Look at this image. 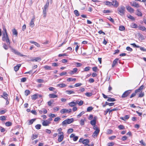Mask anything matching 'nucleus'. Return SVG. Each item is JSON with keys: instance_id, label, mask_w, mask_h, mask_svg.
<instances>
[{"instance_id": "1", "label": "nucleus", "mask_w": 146, "mask_h": 146, "mask_svg": "<svg viewBox=\"0 0 146 146\" xmlns=\"http://www.w3.org/2000/svg\"><path fill=\"white\" fill-rule=\"evenodd\" d=\"M125 7L123 6H121L118 8V13L121 16H123L125 14Z\"/></svg>"}, {"instance_id": "2", "label": "nucleus", "mask_w": 146, "mask_h": 146, "mask_svg": "<svg viewBox=\"0 0 146 146\" xmlns=\"http://www.w3.org/2000/svg\"><path fill=\"white\" fill-rule=\"evenodd\" d=\"M74 121V119L73 118L68 119L66 120H64L62 123V125L64 126H65L67 124H69Z\"/></svg>"}, {"instance_id": "3", "label": "nucleus", "mask_w": 146, "mask_h": 146, "mask_svg": "<svg viewBox=\"0 0 146 146\" xmlns=\"http://www.w3.org/2000/svg\"><path fill=\"white\" fill-rule=\"evenodd\" d=\"M49 4V1L48 0H47L43 8V17H45L46 16V9L48 8Z\"/></svg>"}, {"instance_id": "4", "label": "nucleus", "mask_w": 146, "mask_h": 146, "mask_svg": "<svg viewBox=\"0 0 146 146\" xmlns=\"http://www.w3.org/2000/svg\"><path fill=\"white\" fill-rule=\"evenodd\" d=\"M2 40L4 41H6L8 42V44L9 43L10 44V41L9 38V37L7 34H5V33H3V36L2 37Z\"/></svg>"}, {"instance_id": "5", "label": "nucleus", "mask_w": 146, "mask_h": 146, "mask_svg": "<svg viewBox=\"0 0 146 146\" xmlns=\"http://www.w3.org/2000/svg\"><path fill=\"white\" fill-rule=\"evenodd\" d=\"M58 141L59 142H61L63 140L64 138V133L63 132H60L58 133Z\"/></svg>"}, {"instance_id": "6", "label": "nucleus", "mask_w": 146, "mask_h": 146, "mask_svg": "<svg viewBox=\"0 0 146 146\" xmlns=\"http://www.w3.org/2000/svg\"><path fill=\"white\" fill-rule=\"evenodd\" d=\"M131 90H129L125 91L121 96V97L125 98L127 97L131 92Z\"/></svg>"}, {"instance_id": "7", "label": "nucleus", "mask_w": 146, "mask_h": 146, "mask_svg": "<svg viewBox=\"0 0 146 146\" xmlns=\"http://www.w3.org/2000/svg\"><path fill=\"white\" fill-rule=\"evenodd\" d=\"M72 111V110L70 109L69 110L66 109H63L61 110L60 111V113L63 114L65 113H69L71 112Z\"/></svg>"}, {"instance_id": "8", "label": "nucleus", "mask_w": 146, "mask_h": 146, "mask_svg": "<svg viewBox=\"0 0 146 146\" xmlns=\"http://www.w3.org/2000/svg\"><path fill=\"white\" fill-rule=\"evenodd\" d=\"M10 48L11 49V51L14 53L15 54H17L19 56H22L23 55H22L19 52L17 51L15 49L13 48L12 47H11L10 46Z\"/></svg>"}, {"instance_id": "9", "label": "nucleus", "mask_w": 146, "mask_h": 146, "mask_svg": "<svg viewBox=\"0 0 146 146\" xmlns=\"http://www.w3.org/2000/svg\"><path fill=\"white\" fill-rule=\"evenodd\" d=\"M51 123V122L50 121H48L47 120H44L42 123V125L43 126H46L49 125Z\"/></svg>"}, {"instance_id": "10", "label": "nucleus", "mask_w": 146, "mask_h": 146, "mask_svg": "<svg viewBox=\"0 0 146 146\" xmlns=\"http://www.w3.org/2000/svg\"><path fill=\"white\" fill-rule=\"evenodd\" d=\"M130 4L132 6L136 8H139L140 7L139 4L135 1H133L130 3Z\"/></svg>"}, {"instance_id": "11", "label": "nucleus", "mask_w": 146, "mask_h": 146, "mask_svg": "<svg viewBox=\"0 0 146 146\" xmlns=\"http://www.w3.org/2000/svg\"><path fill=\"white\" fill-rule=\"evenodd\" d=\"M78 71V69L76 68H74L72 70H70L68 72V73L70 75H73L75 73Z\"/></svg>"}, {"instance_id": "12", "label": "nucleus", "mask_w": 146, "mask_h": 146, "mask_svg": "<svg viewBox=\"0 0 146 146\" xmlns=\"http://www.w3.org/2000/svg\"><path fill=\"white\" fill-rule=\"evenodd\" d=\"M8 96V94L6 92H4L3 93V95L1 96V97L3 98L6 100H8V98L7 97Z\"/></svg>"}, {"instance_id": "13", "label": "nucleus", "mask_w": 146, "mask_h": 146, "mask_svg": "<svg viewBox=\"0 0 146 146\" xmlns=\"http://www.w3.org/2000/svg\"><path fill=\"white\" fill-rule=\"evenodd\" d=\"M111 5L115 7H117L118 6V3L116 0H113L111 2Z\"/></svg>"}, {"instance_id": "14", "label": "nucleus", "mask_w": 146, "mask_h": 146, "mask_svg": "<svg viewBox=\"0 0 146 146\" xmlns=\"http://www.w3.org/2000/svg\"><path fill=\"white\" fill-rule=\"evenodd\" d=\"M99 132L100 129H97L93 133L92 136L94 137H95L97 136L99 134Z\"/></svg>"}, {"instance_id": "15", "label": "nucleus", "mask_w": 146, "mask_h": 146, "mask_svg": "<svg viewBox=\"0 0 146 146\" xmlns=\"http://www.w3.org/2000/svg\"><path fill=\"white\" fill-rule=\"evenodd\" d=\"M41 58L40 57H35L34 58L31 59V61L33 62H37L40 61L41 60Z\"/></svg>"}, {"instance_id": "16", "label": "nucleus", "mask_w": 146, "mask_h": 146, "mask_svg": "<svg viewBox=\"0 0 146 146\" xmlns=\"http://www.w3.org/2000/svg\"><path fill=\"white\" fill-rule=\"evenodd\" d=\"M97 118V117H94V119L91 120L90 121V124L92 125H95L96 124V120Z\"/></svg>"}, {"instance_id": "17", "label": "nucleus", "mask_w": 146, "mask_h": 146, "mask_svg": "<svg viewBox=\"0 0 146 146\" xmlns=\"http://www.w3.org/2000/svg\"><path fill=\"white\" fill-rule=\"evenodd\" d=\"M35 19V18L34 17L32 19L30 22V27H34L35 25L34 24V21Z\"/></svg>"}, {"instance_id": "18", "label": "nucleus", "mask_w": 146, "mask_h": 146, "mask_svg": "<svg viewBox=\"0 0 146 146\" xmlns=\"http://www.w3.org/2000/svg\"><path fill=\"white\" fill-rule=\"evenodd\" d=\"M21 64H17L16 66L14 67V70L15 72L17 71L19 69L20 67L21 66Z\"/></svg>"}, {"instance_id": "19", "label": "nucleus", "mask_w": 146, "mask_h": 146, "mask_svg": "<svg viewBox=\"0 0 146 146\" xmlns=\"http://www.w3.org/2000/svg\"><path fill=\"white\" fill-rule=\"evenodd\" d=\"M66 86V85L64 83H62L57 85L56 86L60 88L65 87Z\"/></svg>"}, {"instance_id": "20", "label": "nucleus", "mask_w": 146, "mask_h": 146, "mask_svg": "<svg viewBox=\"0 0 146 146\" xmlns=\"http://www.w3.org/2000/svg\"><path fill=\"white\" fill-rule=\"evenodd\" d=\"M127 10L130 13H133L134 11V9L130 6L126 7Z\"/></svg>"}, {"instance_id": "21", "label": "nucleus", "mask_w": 146, "mask_h": 146, "mask_svg": "<svg viewBox=\"0 0 146 146\" xmlns=\"http://www.w3.org/2000/svg\"><path fill=\"white\" fill-rule=\"evenodd\" d=\"M118 60V59L116 58L114 60L112 65V67H113L115 66V65L117 63Z\"/></svg>"}, {"instance_id": "22", "label": "nucleus", "mask_w": 146, "mask_h": 146, "mask_svg": "<svg viewBox=\"0 0 146 146\" xmlns=\"http://www.w3.org/2000/svg\"><path fill=\"white\" fill-rule=\"evenodd\" d=\"M89 142V141L88 139H84L82 141V143L85 145L88 144Z\"/></svg>"}, {"instance_id": "23", "label": "nucleus", "mask_w": 146, "mask_h": 146, "mask_svg": "<svg viewBox=\"0 0 146 146\" xmlns=\"http://www.w3.org/2000/svg\"><path fill=\"white\" fill-rule=\"evenodd\" d=\"M12 32L13 33V35H15L16 36H17L18 33L17 31L16 30L14 29L12 30Z\"/></svg>"}, {"instance_id": "24", "label": "nucleus", "mask_w": 146, "mask_h": 146, "mask_svg": "<svg viewBox=\"0 0 146 146\" xmlns=\"http://www.w3.org/2000/svg\"><path fill=\"white\" fill-rule=\"evenodd\" d=\"M43 68L46 70H52L51 66H44Z\"/></svg>"}, {"instance_id": "25", "label": "nucleus", "mask_w": 146, "mask_h": 146, "mask_svg": "<svg viewBox=\"0 0 146 146\" xmlns=\"http://www.w3.org/2000/svg\"><path fill=\"white\" fill-rule=\"evenodd\" d=\"M68 105L69 106L71 107H73L75 106L76 105V102H71L69 103L68 104Z\"/></svg>"}, {"instance_id": "26", "label": "nucleus", "mask_w": 146, "mask_h": 146, "mask_svg": "<svg viewBox=\"0 0 146 146\" xmlns=\"http://www.w3.org/2000/svg\"><path fill=\"white\" fill-rule=\"evenodd\" d=\"M49 97L51 98H56L57 96L54 94H50L49 95Z\"/></svg>"}, {"instance_id": "27", "label": "nucleus", "mask_w": 146, "mask_h": 146, "mask_svg": "<svg viewBox=\"0 0 146 146\" xmlns=\"http://www.w3.org/2000/svg\"><path fill=\"white\" fill-rule=\"evenodd\" d=\"M138 28L139 30L142 31H144L146 30L145 27L144 26H139Z\"/></svg>"}, {"instance_id": "28", "label": "nucleus", "mask_w": 146, "mask_h": 146, "mask_svg": "<svg viewBox=\"0 0 146 146\" xmlns=\"http://www.w3.org/2000/svg\"><path fill=\"white\" fill-rule=\"evenodd\" d=\"M139 35V40L142 41L145 39V38L143 36L141 35V34L140 35Z\"/></svg>"}, {"instance_id": "29", "label": "nucleus", "mask_w": 146, "mask_h": 146, "mask_svg": "<svg viewBox=\"0 0 146 146\" xmlns=\"http://www.w3.org/2000/svg\"><path fill=\"white\" fill-rule=\"evenodd\" d=\"M131 26L133 28H137L138 27L137 25L135 23H132L131 24Z\"/></svg>"}, {"instance_id": "30", "label": "nucleus", "mask_w": 146, "mask_h": 146, "mask_svg": "<svg viewBox=\"0 0 146 146\" xmlns=\"http://www.w3.org/2000/svg\"><path fill=\"white\" fill-rule=\"evenodd\" d=\"M136 15L138 16H142V14L141 12L139 11L138 9H137V11L136 13Z\"/></svg>"}, {"instance_id": "31", "label": "nucleus", "mask_w": 146, "mask_h": 146, "mask_svg": "<svg viewBox=\"0 0 146 146\" xmlns=\"http://www.w3.org/2000/svg\"><path fill=\"white\" fill-rule=\"evenodd\" d=\"M76 104H78L79 106H81L83 104V102L82 100H81L80 102H79L78 101H76Z\"/></svg>"}, {"instance_id": "32", "label": "nucleus", "mask_w": 146, "mask_h": 146, "mask_svg": "<svg viewBox=\"0 0 146 146\" xmlns=\"http://www.w3.org/2000/svg\"><path fill=\"white\" fill-rule=\"evenodd\" d=\"M66 92L68 94H74L75 92L72 90H66Z\"/></svg>"}, {"instance_id": "33", "label": "nucleus", "mask_w": 146, "mask_h": 146, "mask_svg": "<svg viewBox=\"0 0 146 146\" xmlns=\"http://www.w3.org/2000/svg\"><path fill=\"white\" fill-rule=\"evenodd\" d=\"M75 63L74 64L76 65V66L77 67H80L82 65V64L80 63L75 62Z\"/></svg>"}, {"instance_id": "34", "label": "nucleus", "mask_w": 146, "mask_h": 146, "mask_svg": "<svg viewBox=\"0 0 146 146\" xmlns=\"http://www.w3.org/2000/svg\"><path fill=\"white\" fill-rule=\"evenodd\" d=\"M85 121V119H81L80 122V124L81 125H83L84 124V121Z\"/></svg>"}, {"instance_id": "35", "label": "nucleus", "mask_w": 146, "mask_h": 146, "mask_svg": "<svg viewBox=\"0 0 146 146\" xmlns=\"http://www.w3.org/2000/svg\"><path fill=\"white\" fill-rule=\"evenodd\" d=\"M76 80V78H69L67 79V81L68 82L71 81H75Z\"/></svg>"}, {"instance_id": "36", "label": "nucleus", "mask_w": 146, "mask_h": 146, "mask_svg": "<svg viewBox=\"0 0 146 146\" xmlns=\"http://www.w3.org/2000/svg\"><path fill=\"white\" fill-rule=\"evenodd\" d=\"M7 116H1L0 117V119L1 121H3L5 120Z\"/></svg>"}, {"instance_id": "37", "label": "nucleus", "mask_w": 146, "mask_h": 146, "mask_svg": "<svg viewBox=\"0 0 146 146\" xmlns=\"http://www.w3.org/2000/svg\"><path fill=\"white\" fill-rule=\"evenodd\" d=\"M12 123L10 121H8L6 122L5 123V125L6 126H10L11 125Z\"/></svg>"}, {"instance_id": "38", "label": "nucleus", "mask_w": 146, "mask_h": 146, "mask_svg": "<svg viewBox=\"0 0 146 146\" xmlns=\"http://www.w3.org/2000/svg\"><path fill=\"white\" fill-rule=\"evenodd\" d=\"M106 105H108L110 106H113L114 105V103H110L107 102H106Z\"/></svg>"}, {"instance_id": "39", "label": "nucleus", "mask_w": 146, "mask_h": 146, "mask_svg": "<svg viewBox=\"0 0 146 146\" xmlns=\"http://www.w3.org/2000/svg\"><path fill=\"white\" fill-rule=\"evenodd\" d=\"M32 98L33 100H36L38 98V96L37 94H35L32 96Z\"/></svg>"}, {"instance_id": "40", "label": "nucleus", "mask_w": 146, "mask_h": 146, "mask_svg": "<svg viewBox=\"0 0 146 146\" xmlns=\"http://www.w3.org/2000/svg\"><path fill=\"white\" fill-rule=\"evenodd\" d=\"M127 17L130 19L134 21L135 20L134 18L131 15H129L127 16Z\"/></svg>"}, {"instance_id": "41", "label": "nucleus", "mask_w": 146, "mask_h": 146, "mask_svg": "<svg viewBox=\"0 0 146 146\" xmlns=\"http://www.w3.org/2000/svg\"><path fill=\"white\" fill-rule=\"evenodd\" d=\"M138 95V96L139 97H142L144 96V93L143 92H141V93L139 94H137Z\"/></svg>"}, {"instance_id": "42", "label": "nucleus", "mask_w": 146, "mask_h": 146, "mask_svg": "<svg viewBox=\"0 0 146 146\" xmlns=\"http://www.w3.org/2000/svg\"><path fill=\"white\" fill-rule=\"evenodd\" d=\"M107 101L109 102H113L115 101V100L114 98H108V99L107 100Z\"/></svg>"}, {"instance_id": "43", "label": "nucleus", "mask_w": 146, "mask_h": 146, "mask_svg": "<svg viewBox=\"0 0 146 146\" xmlns=\"http://www.w3.org/2000/svg\"><path fill=\"white\" fill-rule=\"evenodd\" d=\"M125 29V28L123 26H121L119 27V30L121 31H123Z\"/></svg>"}, {"instance_id": "44", "label": "nucleus", "mask_w": 146, "mask_h": 146, "mask_svg": "<svg viewBox=\"0 0 146 146\" xmlns=\"http://www.w3.org/2000/svg\"><path fill=\"white\" fill-rule=\"evenodd\" d=\"M38 137L37 135L36 134H33L32 135V136L31 137V139L32 140Z\"/></svg>"}, {"instance_id": "45", "label": "nucleus", "mask_w": 146, "mask_h": 146, "mask_svg": "<svg viewBox=\"0 0 146 146\" xmlns=\"http://www.w3.org/2000/svg\"><path fill=\"white\" fill-rule=\"evenodd\" d=\"M85 95L88 97H90L92 96V93L86 92L85 94Z\"/></svg>"}, {"instance_id": "46", "label": "nucleus", "mask_w": 146, "mask_h": 146, "mask_svg": "<svg viewBox=\"0 0 146 146\" xmlns=\"http://www.w3.org/2000/svg\"><path fill=\"white\" fill-rule=\"evenodd\" d=\"M107 19L112 23H113L114 22L113 19L112 18L110 17H109L107 18Z\"/></svg>"}, {"instance_id": "47", "label": "nucleus", "mask_w": 146, "mask_h": 146, "mask_svg": "<svg viewBox=\"0 0 146 146\" xmlns=\"http://www.w3.org/2000/svg\"><path fill=\"white\" fill-rule=\"evenodd\" d=\"M84 113V111H82L77 116V118H79Z\"/></svg>"}, {"instance_id": "48", "label": "nucleus", "mask_w": 146, "mask_h": 146, "mask_svg": "<svg viewBox=\"0 0 146 146\" xmlns=\"http://www.w3.org/2000/svg\"><path fill=\"white\" fill-rule=\"evenodd\" d=\"M41 125L40 124H37L35 126L36 128L37 129H40Z\"/></svg>"}, {"instance_id": "49", "label": "nucleus", "mask_w": 146, "mask_h": 146, "mask_svg": "<svg viewBox=\"0 0 146 146\" xmlns=\"http://www.w3.org/2000/svg\"><path fill=\"white\" fill-rule=\"evenodd\" d=\"M74 13L77 16H78L80 15V14L78 11L77 10H75L74 11Z\"/></svg>"}, {"instance_id": "50", "label": "nucleus", "mask_w": 146, "mask_h": 146, "mask_svg": "<svg viewBox=\"0 0 146 146\" xmlns=\"http://www.w3.org/2000/svg\"><path fill=\"white\" fill-rule=\"evenodd\" d=\"M93 109V108L91 107H89L87 109V111L88 112H90L92 111Z\"/></svg>"}, {"instance_id": "51", "label": "nucleus", "mask_w": 146, "mask_h": 146, "mask_svg": "<svg viewBox=\"0 0 146 146\" xmlns=\"http://www.w3.org/2000/svg\"><path fill=\"white\" fill-rule=\"evenodd\" d=\"M25 94L26 96H27L28 95L30 94V91L29 90H26L25 91Z\"/></svg>"}, {"instance_id": "52", "label": "nucleus", "mask_w": 146, "mask_h": 146, "mask_svg": "<svg viewBox=\"0 0 146 146\" xmlns=\"http://www.w3.org/2000/svg\"><path fill=\"white\" fill-rule=\"evenodd\" d=\"M73 131V129L72 128L69 129L67 131V132L68 133H70Z\"/></svg>"}, {"instance_id": "53", "label": "nucleus", "mask_w": 146, "mask_h": 146, "mask_svg": "<svg viewBox=\"0 0 146 146\" xmlns=\"http://www.w3.org/2000/svg\"><path fill=\"white\" fill-rule=\"evenodd\" d=\"M126 49L127 51L130 52H131L133 50L132 48L129 46L127 47L126 48Z\"/></svg>"}, {"instance_id": "54", "label": "nucleus", "mask_w": 146, "mask_h": 146, "mask_svg": "<svg viewBox=\"0 0 146 146\" xmlns=\"http://www.w3.org/2000/svg\"><path fill=\"white\" fill-rule=\"evenodd\" d=\"M35 120V119H33L30 120L29 121V125L32 124Z\"/></svg>"}, {"instance_id": "55", "label": "nucleus", "mask_w": 146, "mask_h": 146, "mask_svg": "<svg viewBox=\"0 0 146 146\" xmlns=\"http://www.w3.org/2000/svg\"><path fill=\"white\" fill-rule=\"evenodd\" d=\"M118 128L120 129H124V126L122 125H120L118 126Z\"/></svg>"}, {"instance_id": "56", "label": "nucleus", "mask_w": 146, "mask_h": 146, "mask_svg": "<svg viewBox=\"0 0 146 146\" xmlns=\"http://www.w3.org/2000/svg\"><path fill=\"white\" fill-rule=\"evenodd\" d=\"M37 82L39 83H42L44 82V80L41 79H38L37 80Z\"/></svg>"}, {"instance_id": "57", "label": "nucleus", "mask_w": 146, "mask_h": 146, "mask_svg": "<svg viewBox=\"0 0 146 146\" xmlns=\"http://www.w3.org/2000/svg\"><path fill=\"white\" fill-rule=\"evenodd\" d=\"M60 118L59 117H57L54 119V121L55 122H57L58 121H60Z\"/></svg>"}, {"instance_id": "58", "label": "nucleus", "mask_w": 146, "mask_h": 146, "mask_svg": "<svg viewBox=\"0 0 146 146\" xmlns=\"http://www.w3.org/2000/svg\"><path fill=\"white\" fill-rule=\"evenodd\" d=\"M82 85V84L81 83H76V84H75V85H74V86L75 87H78Z\"/></svg>"}, {"instance_id": "59", "label": "nucleus", "mask_w": 146, "mask_h": 146, "mask_svg": "<svg viewBox=\"0 0 146 146\" xmlns=\"http://www.w3.org/2000/svg\"><path fill=\"white\" fill-rule=\"evenodd\" d=\"M140 143L143 146H145L146 145L145 143L143 141V140H141L140 141Z\"/></svg>"}, {"instance_id": "60", "label": "nucleus", "mask_w": 146, "mask_h": 146, "mask_svg": "<svg viewBox=\"0 0 146 146\" xmlns=\"http://www.w3.org/2000/svg\"><path fill=\"white\" fill-rule=\"evenodd\" d=\"M90 68L89 66L86 67L84 68V71H88L89 70Z\"/></svg>"}, {"instance_id": "61", "label": "nucleus", "mask_w": 146, "mask_h": 146, "mask_svg": "<svg viewBox=\"0 0 146 146\" xmlns=\"http://www.w3.org/2000/svg\"><path fill=\"white\" fill-rule=\"evenodd\" d=\"M3 48L6 50H7L8 48V46L5 44H4L3 45Z\"/></svg>"}, {"instance_id": "62", "label": "nucleus", "mask_w": 146, "mask_h": 146, "mask_svg": "<svg viewBox=\"0 0 146 146\" xmlns=\"http://www.w3.org/2000/svg\"><path fill=\"white\" fill-rule=\"evenodd\" d=\"M144 86L143 85L141 86L138 88V90H140L142 92V90L144 88Z\"/></svg>"}, {"instance_id": "63", "label": "nucleus", "mask_w": 146, "mask_h": 146, "mask_svg": "<svg viewBox=\"0 0 146 146\" xmlns=\"http://www.w3.org/2000/svg\"><path fill=\"white\" fill-rule=\"evenodd\" d=\"M139 48H140V49L141 51H145V52L146 51V49L144 47H140H140H139Z\"/></svg>"}, {"instance_id": "64", "label": "nucleus", "mask_w": 146, "mask_h": 146, "mask_svg": "<svg viewBox=\"0 0 146 146\" xmlns=\"http://www.w3.org/2000/svg\"><path fill=\"white\" fill-rule=\"evenodd\" d=\"M114 144V143L113 142H111L108 143L107 144L108 146H112Z\"/></svg>"}]
</instances>
